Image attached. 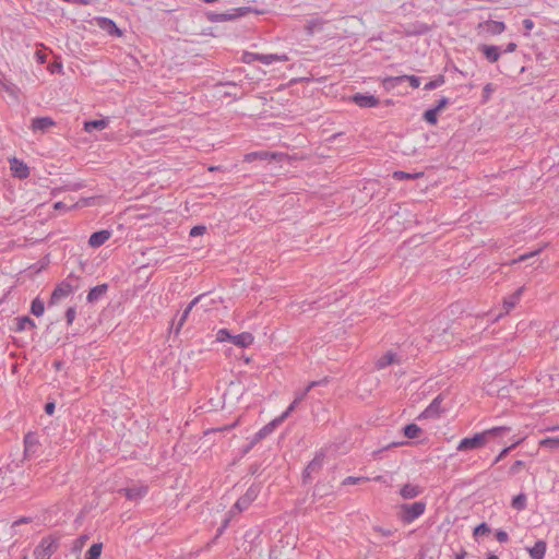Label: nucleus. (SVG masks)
Wrapping results in <instances>:
<instances>
[{
	"label": "nucleus",
	"mask_w": 559,
	"mask_h": 559,
	"mask_svg": "<svg viewBox=\"0 0 559 559\" xmlns=\"http://www.w3.org/2000/svg\"><path fill=\"white\" fill-rule=\"evenodd\" d=\"M510 429L507 427H493L491 429H487L483 432L476 433L471 438H464L460 441L456 447L457 451H467V450H476L486 445L489 438L492 436H499L504 431H509Z\"/></svg>",
	"instance_id": "nucleus-1"
},
{
	"label": "nucleus",
	"mask_w": 559,
	"mask_h": 559,
	"mask_svg": "<svg viewBox=\"0 0 559 559\" xmlns=\"http://www.w3.org/2000/svg\"><path fill=\"white\" fill-rule=\"evenodd\" d=\"M80 276L70 273L66 280L59 283L51 293L49 306L57 305L61 299L70 296L80 287Z\"/></svg>",
	"instance_id": "nucleus-2"
},
{
	"label": "nucleus",
	"mask_w": 559,
	"mask_h": 559,
	"mask_svg": "<svg viewBox=\"0 0 559 559\" xmlns=\"http://www.w3.org/2000/svg\"><path fill=\"white\" fill-rule=\"evenodd\" d=\"M426 503L424 501H416L411 504L402 506L401 519L404 523H412L425 513Z\"/></svg>",
	"instance_id": "nucleus-3"
},
{
	"label": "nucleus",
	"mask_w": 559,
	"mask_h": 559,
	"mask_svg": "<svg viewBox=\"0 0 559 559\" xmlns=\"http://www.w3.org/2000/svg\"><path fill=\"white\" fill-rule=\"evenodd\" d=\"M58 545L56 540L44 538L34 550L35 559H49L57 550Z\"/></svg>",
	"instance_id": "nucleus-4"
},
{
	"label": "nucleus",
	"mask_w": 559,
	"mask_h": 559,
	"mask_svg": "<svg viewBox=\"0 0 559 559\" xmlns=\"http://www.w3.org/2000/svg\"><path fill=\"white\" fill-rule=\"evenodd\" d=\"M206 297L207 296L205 294H201L190 301V304L187 306V308L180 314L178 321L175 324L174 332L176 335L179 334L181 328L183 326L185 322L187 321L192 309L194 307H198Z\"/></svg>",
	"instance_id": "nucleus-5"
},
{
	"label": "nucleus",
	"mask_w": 559,
	"mask_h": 559,
	"mask_svg": "<svg viewBox=\"0 0 559 559\" xmlns=\"http://www.w3.org/2000/svg\"><path fill=\"white\" fill-rule=\"evenodd\" d=\"M506 24L501 21L487 20L478 23L476 29L478 32H486L489 35H500L506 31Z\"/></svg>",
	"instance_id": "nucleus-6"
},
{
	"label": "nucleus",
	"mask_w": 559,
	"mask_h": 559,
	"mask_svg": "<svg viewBox=\"0 0 559 559\" xmlns=\"http://www.w3.org/2000/svg\"><path fill=\"white\" fill-rule=\"evenodd\" d=\"M283 423L282 418L278 416L274 418L272 421L262 427L252 438L250 447L254 445L269 435H271L276 427H278Z\"/></svg>",
	"instance_id": "nucleus-7"
},
{
	"label": "nucleus",
	"mask_w": 559,
	"mask_h": 559,
	"mask_svg": "<svg viewBox=\"0 0 559 559\" xmlns=\"http://www.w3.org/2000/svg\"><path fill=\"white\" fill-rule=\"evenodd\" d=\"M283 153H274V152H267V151H259V152H251L245 155L243 160L248 163H252L254 160H272L277 159L281 160L283 158Z\"/></svg>",
	"instance_id": "nucleus-8"
},
{
	"label": "nucleus",
	"mask_w": 559,
	"mask_h": 559,
	"mask_svg": "<svg viewBox=\"0 0 559 559\" xmlns=\"http://www.w3.org/2000/svg\"><path fill=\"white\" fill-rule=\"evenodd\" d=\"M442 396L438 395L432 402L421 412L418 419L438 418L441 414Z\"/></svg>",
	"instance_id": "nucleus-9"
},
{
	"label": "nucleus",
	"mask_w": 559,
	"mask_h": 559,
	"mask_svg": "<svg viewBox=\"0 0 559 559\" xmlns=\"http://www.w3.org/2000/svg\"><path fill=\"white\" fill-rule=\"evenodd\" d=\"M10 169L12 175L19 179H25L29 176L28 166L16 157L10 159Z\"/></svg>",
	"instance_id": "nucleus-10"
},
{
	"label": "nucleus",
	"mask_w": 559,
	"mask_h": 559,
	"mask_svg": "<svg viewBox=\"0 0 559 559\" xmlns=\"http://www.w3.org/2000/svg\"><path fill=\"white\" fill-rule=\"evenodd\" d=\"M324 461V454L322 452L317 453L312 461L307 465L304 471V479L307 480L311 478V475L318 473L322 466Z\"/></svg>",
	"instance_id": "nucleus-11"
},
{
	"label": "nucleus",
	"mask_w": 559,
	"mask_h": 559,
	"mask_svg": "<svg viewBox=\"0 0 559 559\" xmlns=\"http://www.w3.org/2000/svg\"><path fill=\"white\" fill-rule=\"evenodd\" d=\"M128 500L138 501L143 498L147 492L146 486H133L119 490Z\"/></svg>",
	"instance_id": "nucleus-12"
},
{
	"label": "nucleus",
	"mask_w": 559,
	"mask_h": 559,
	"mask_svg": "<svg viewBox=\"0 0 559 559\" xmlns=\"http://www.w3.org/2000/svg\"><path fill=\"white\" fill-rule=\"evenodd\" d=\"M56 124L50 117H37L32 120L31 129L33 132H47L49 128Z\"/></svg>",
	"instance_id": "nucleus-13"
},
{
	"label": "nucleus",
	"mask_w": 559,
	"mask_h": 559,
	"mask_svg": "<svg viewBox=\"0 0 559 559\" xmlns=\"http://www.w3.org/2000/svg\"><path fill=\"white\" fill-rule=\"evenodd\" d=\"M353 102L361 108H371L379 105L380 100L373 95L357 93L352 97Z\"/></svg>",
	"instance_id": "nucleus-14"
},
{
	"label": "nucleus",
	"mask_w": 559,
	"mask_h": 559,
	"mask_svg": "<svg viewBox=\"0 0 559 559\" xmlns=\"http://www.w3.org/2000/svg\"><path fill=\"white\" fill-rule=\"evenodd\" d=\"M249 506V502H247V500L241 496L229 510L228 518L224 521L222 527L218 530V533H222L227 527L231 516H234L236 513H240L247 510Z\"/></svg>",
	"instance_id": "nucleus-15"
},
{
	"label": "nucleus",
	"mask_w": 559,
	"mask_h": 559,
	"mask_svg": "<svg viewBox=\"0 0 559 559\" xmlns=\"http://www.w3.org/2000/svg\"><path fill=\"white\" fill-rule=\"evenodd\" d=\"M108 288L109 286L106 283L93 287L86 296L87 302L95 304L100 300L107 294Z\"/></svg>",
	"instance_id": "nucleus-16"
},
{
	"label": "nucleus",
	"mask_w": 559,
	"mask_h": 559,
	"mask_svg": "<svg viewBox=\"0 0 559 559\" xmlns=\"http://www.w3.org/2000/svg\"><path fill=\"white\" fill-rule=\"evenodd\" d=\"M110 236H111V231L106 230V229L93 233L90 236L88 245L92 248H98V247L103 246L110 238Z\"/></svg>",
	"instance_id": "nucleus-17"
},
{
	"label": "nucleus",
	"mask_w": 559,
	"mask_h": 559,
	"mask_svg": "<svg viewBox=\"0 0 559 559\" xmlns=\"http://www.w3.org/2000/svg\"><path fill=\"white\" fill-rule=\"evenodd\" d=\"M254 341V336L250 332H242L237 335H233L231 343L240 348L250 346Z\"/></svg>",
	"instance_id": "nucleus-18"
},
{
	"label": "nucleus",
	"mask_w": 559,
	"mask_h": 559,
	"mask_svg": "<svg viewBox=\"0 0 559 559\" xmlns=\"http://www.w3.org/2000/svg\"><path fill=\"white\" fill-rule=\"evenodd\" d=\"M98 26L109 35L121 36V31L117 27L116 23L107 17H100L97 21Z\"/></svg>",
	"instance_id": "nucleus-19"
},
{
	"label": "nucleus",
	"mask_w": 559,
	"mask_h": 559,
	"mask_svg": "<svg viewBox=\"0 0 559 559\" xmlns=\"http://www.w3.org/2000/svg\"><path fill=\"white\" fill-rule=\"evenodd\" d=\"M247 8H239L235 10V13H218V14H212L210 16V20L212 22H226L231 21L238 16H241L247 11Z\"/></svg>",
	"instance_id": "nucleus-20"
},
{
	"label": "nucleus",
	"mask_w": 559,
	"mask_h": 559,
	"mask_svg": "<svg viewBox=\"0 0 559 559\" xmlns=\"http://www.w3.org/2000/svg\"><path fill=\"white\" fill-rule=\"evenodd\" d=\"M532 559H544L547 550L545 540H537L533 547L526 548Z\"/></svg>",
	"instance_id": "nucleus-21"
},
{
	"label": "nucleus",
	"mask_w": 559,
	"mask_h": 559,
	"mask_svg": "<svg viewBox=\"0 0 559 559\" xmlns=\"http://www.w3.org/2000/svg\"><path fill=\"white\" fill-rule=\"evenodd\" d=\"M479 49L491 63L497 62L501 56L500 48L498 46L483 45Z\"/></svg>",
	"instance_id": "nucleus-22"
},
{
	"label": "nucleus",
	"mask_w": 559,
	"mask_h": 559,
	"mask_svg": "<svg viewBox=\"0 0 559 559\" xmlns=\"http://www.w3.org/2000/svg\"><path fill=\"white\" fill-rule=\"evenodd\" d=\"M423 492V488H420L418 485L413 484H405L401 490L400 495L403 499H413L418 497Z\"/></svg>",
	"instance_id": "nucleus-23"
},
{
	"label": "nucleus",
	"mask_w": 559,
	"mask_h": 559,
	"mask_svg": "<svg viewBox=\"0 0 559 559\" xmlns=\"http://www.w3.org/2000/svg\"><path fill=\"white\" fill-rule=\"evenodd\" d=\"M523 290H524V287H520L513 294H511L510 296L504 298L503 306H504L507 312H509L511 309H513L516 306V304L520 301Z\"/></svg>",
	"instance_id": "nucleus-24"
},
{
	"label": "nucleus",
	"mask_w": 559,
	"mask_h": 559,
	"mask_svg": "<svg viewBox=\"0 0 559 559\" xmlns=\"http://www.w3.org/2000/svg\"><path fill=\"white\" fill-rule=\"evenodd\" d=\"M257 60L262 62L263 64H272L275 61L286 62L288 61V57L286 55H277V53H270V55H262L257 56Z\"/></svg>",
	"instance_id": "nucleus-25"
},
{
	"label": "nucleus",
	"mask_w": 559,
	"mask_h": 559,
	"mask_svg": "<svg viewBox=\"0 0 559 559\" xmlns=\"http://www.w3.org/2000/svg\"><path fill=\"white\" fill-rule=\"evenodd\" d=\"M35 328H36V324L34 322V320H32L29 317L24 316V317L16 318V329H15L16 332H22L26 329H35Z\"/></svg>",
	"instance_id": "nucleus-26"
},
{
	"label": "nucleus",
	"mask_w": 559,
	"mask_h": 559,
	"mask_svg": "<svg viewBox=\"0 0 559 559\" xmlns=\"http://www.w3.org/2000/svg\"><path fill=\"white\" fill-rule=\"evenodd\" d=\"M109 121L107 119L99 120H91L84 123V130L86 132H92L94 130H103L108 126Z\"/></svg>",
	"instance_id": "nucleus-27"
},
{
	"label": "nucleus",
	"mask_w": 559,
	"mask_h": 559,
	"mask_svg": "<svg viewBox=\"0 0 559 559\" xmlns=\"http://www.w3.org/2000/svg\"><path fill=\"white\" fill-rule=\"evenodd\" d=\"M38 445L37 439L34 435L27 433L24 438V453L28 455L31 452H35Z\"/></svg>",
	"instance_id": "nucleus-28"
},
{
	"label": "nucleus",
	"mask_w": 559,
	"mask_h": 559,
	"mask_svg": "<svg viewBox=\"0 0 559 559\" xmlns=\"http://www.w3.org/2000/svg\"><path fill=\"white\" fill-rule=\"evenodd\" d=\"M539 447L544 449H549L551 451L559 449V438L558 437H548L542 439L539 441Z\"/></svg>",
	"instance_id": "nucleus-29"
},
{
	"label": "nucleus",
	"mask_w": 559,
	"mask_h": 559,
	"mask_svg": "<svg viewBox=\"0 0 559 559\" xmlns=\"http://www.w3.org/2000/svg\"><path fill=\"white\" fill-rule=\"evenodd\" d=\"M393 178L396 180H411L417 179L423 176V173H406L402 170H396L393 173Z\"/></svg>",
	"instance_id": "nucleus-30"
},
{
	"label": "nucleus",
	"mask_w": 559,
	"mask_h": 559,
	"mask_svg": "<svg viewBox=\"0 0 559 559\" xmlns=\"http://www.w3.org/2000/svg\"><path fill=\"white\" fill-rule=\"evenodd\" d=\"M527 498L525 493L521 492L512 499L511 506L518 511H522L526 508Z\"/></svg>",
	"instance_id": "nucleus-31"
},
{
	"label": "nucleus",
	"mask_w": 559,
	"mask_h": 559,
	"mask_svg": "<svg viewBox=\"0 0 559 559\" xmlns=\"http://www.w3.org/2000/svg\"><path fill=\"white\" fill-rule=\"evenodd\" d=\"M324 24L322 19H313L306 25V32L308 35H313L316 31H320Z\"/></svg>",
	"instance_id": "nucleus-32"
},
{
	"label": "nucleus",
	"mask_w": 559,
	"mask_h": 559,
	"mask_svg": "<svg viewBox=\"0 0 559 559\" xmlns=\"http://www.w3.org/2000/svg\"><path fill=\"white\" fill-rule=\"evenodd\" d=\"M103 550L102 543L93 544L86 552L85 559H99Z\"/></svg>",
	"instance_id": "nucleus-33"
},
{
	"label": "nucleus",
	"mask_w": 559,
	"mask_h": 559,
	"mask_svg": "<svg viewBox=\"0 0 559 559\" xmlns=\"http://www.w3.org/2000/svg\"><path fill=\"white\" fill-rule=\"evenodd\" d=\"M31 312L35 316V317H40L44 314L45 312V305H44V301L41 299H39L38 297L35 298L33 301H32V305H31Z\"/></svg>",
	"instance_id": "nucleus-34"
},
{
	"label": "nucleus",
	"mask_w": 559,
	"mask_h": 559,
	"mask_svg": "<svg viewBox=\"0 0 559 559\" xmlns=\"http://www.w3.org/2000/svg\"><path fill=\"white\" fill-rule=\"evenodd\" d=\"M395 357H396L395 354L388 352L385 355H383L381 358L378 359L377 367L379 369H383V368L390 366L391 364H393L395 361Z\"/></svg>",
	"instance_id": "nucleus-35"
},
{
	"label": "nucleus",
	"mask_w": 559,
	"mask_h": 559,
	"mask_svg": "<svg viewBox=\"0 0 559 559\" xmlns=\"http://www.w3.org/2000/svg\"><path fill=\"white\" fill-rule=\"evenodd\" d=\"M421 429L416 424H408L404 427V435L408 439H415L419 436Z\"/></svg>",
	"instance_id": "nucleus-36"
},
{
	"label": "nucleus",
	"mask_w": 559,
	"mask_h": 559,
	"mask_svg": "<svg viewBox=\"0 0 559 559\" xmlns=\"http://www.w3.org/2000/svg\"><path fill=\"white\" fill-rule=\"evenodd\" d=\"M391 80H394L397 82L408 81L409 85L413 88H418L420 85V78H418L416 75H402V76H397V78H392Z\"/></svg>",
	"instance_id": "nucleus-37"
},
{
	"label": "nucleus",
	"mask_w": 559,
	"mask_h": 559,
	"mask_svg": "<svg viewBox=\"0 0 559 559\" xmlns=\"http://www.w3.org/2000/svg\"><path fill=\"white\" fill-rule=\"evenodd\" d=\"M444 81H445L444 80V75L440 74V75L436 76L433 80L429 81L425 85L424 90L425 91H432V90L441 86L442 84H444Z\"/></svg>",
	"instance_id": "nucleus-38"
},
{
	"label": "nucleus",
	"mask_w": 559,
	"mask_h": 559,
	"mask_svg": "<svg viewBox=\"0 0 559 559\" xmlns=\"http://www.w3.org/2000/svg\"><path fill=\"white\" fill-rule=\"evenodd\" d=\"M370 478L369 477H365V476H360V477H355V476H348L346 477L343 481H342V485L346 486V485H356V484H361V483H366V481H369Z\"/></svg>",
	"instance_id": "nucleus-39"
},
{
	"label": "nucleus",
	"mask_w": 559,
	"mask_h": 559,
	"mask_svg": "<svg viewBox=\"0 0 559 559\" xmlns=\"http://www.w3.org/2000/svg\"><path fill=\"white\" fill-rule=\"evenodd\" d=\"M424 119L430 124H436L438 121V111L435 108L426 110L424 114Z\"/></svg>",
	"instance_id": "nucleus-40"
},
{
	"label": "nucleus",
	"mask_w": 559,
	"mask_h": 559,
	"mask_svg": "<svg viewBox=\"0 0 559 559\" xmlns=\"http://www.w3.org/2000/svg\"><path fill=\"white\" fill-rule=\"evenodd\" d=\"M233 334L227 329H221L216 333V340L218 342L229 341L231 342Z\"/></svg>",
	"instance_id": "nucleus-41"
},
{
	"label": "nucleus",
	"mask_w": 559,
	"mask_h": 559,
	"mask_svg": "<svg viewBox=\"0 0 559 559\" xmlns=\"http://www.w3.org/2000/svg\"><path fill=\"white\" fill-rule=\"evenodd\" d=\"M490 533V527L486 523H480L474 528V536H481Z\"/></svg>",
	"instance_id": "nucleus-42"
},
{
	"label": "nucleus",
	"mask_w": 559,
	"mask_h": 559,
	"mask_svg": "<svg viewBox=\"0 0 559 559\" xmlns=\"http://www.w3.org/2000/svg\"><path fill=\"white\" fill-rule=\"evenodd\" d=\"M75 316H76V310L74 307H69L66 311V320H67V324L68 325H71L75 319Z\"/></svg>",
	"instance_id": "nucleus-43"
},
{
	"label": "nucleus",
	"mask_w": 559,
	"mask_h": 559,
	"mask_svg": "<svg viewBox=\"0 0 559 559\" xmlns=\"http://www.w3.org/2000/svg\"><path fill=\"white\" fill-rule=\"evenodd\" d=\"M257 490L250 487L242 497L247 500V502H249V504H251L257 498Z\"/></svg>",
	"instance_id": "nucleus-44"
},
{
	"label": "nucleus",
	"mask_w": 559,
	"mask_h": 559,
	"mask_svg": "<svg viewBox=\"0 0 559 559\" xmlns=\"http://www.w3.org/2000/svg\"><path fill=\"white\" fill-rule=\"evenodd\" d=\"M206 231V227L203 226V225H197L194 227L191 228L190 230V236L191 237H197V236H201L203 235L204 233Z\"/></svg>",
	"instance_id": "nucleus-45"
},
{
	"label": "nucleus",
	"mask_w": 559,
	"mask_h": 559,
	"mask_svg": "<svg viewBox=\"0 0 559 559\" xmlns=\"http://www.w3.org/2000/svg\"><path fill=\"white\" fill-rule=\"evenodd\" d=\"M298 404L299 402H297L296 400L293 401V403L287 407V409L280 416L283 421L290 415L292 412L295 411Z\"/></svg>",
	"instance_id": "nucleus-46"
},
{
	"label": "nucleus",
	"mask_w": 559,
	"mask_h": 559,
	"mask_svg": "<svg viewBox=\"0 0 559 559\" xmlns=\"http://www.w3.org/2000/svg\"><path fill=\"white\" fill-rule=\"evenodd\" d=\"M524 465H525L524 461H521V460L515 461L513 463V465L510 467V474H512V475L518 474L524 467Z\"/></svg>",
	"instance_id": "nucleus-47"
},
{
	"label": "nucleus",
	"mask_w": 559,
	"mask_h": 559,
	"mask_svg": "<svg viewBox=\"0 0 559 559\" xmlns=\"http://www.w3.org/2000/svg\"><path fill=\"white\" fill-rule=\"evenodd\" d=\"M87 535H81L74 540V549H81L87 542Z\"/></svg>",
	"instance_id": "nucleus-48"
},
{
	"label": "nucleus",
	"mask_w": 559,
	"mask_h": 559,
	"mask_svg": "<svg viewBox=\"0 0 559 559\" xmlns=\"http://www.w3.org/2000/svg\"><path fill=\"white\" fill-rule=\"evenodd\" d=\"M516 444H518V443H514V444H512V445H510V447L504 448V449L499 453V455L496 457V460H495L493 464L498 463L500 460H502L504 456H507V455H508V453H509L513 448H515V445H516Z\"/></svg>",
	"instance_id": "nucleus-49"
},
{
	"label": "nucleus",
	"mask_w": 559,
	"mask_h": 559,
	"mask_svg": "<svg viewBox=\"0 0 559 559\" xmlns=\"http://www.w3.org/2000/svg\"><path fill=\"white\" fill-rule=\"evenodd\" d=\"M496 538L499 543H507L509 540V535L507 532L499 530L496 532Z\"/></svg>",
	"instance_id": "nucleus-50"
},
{
	"label": "nucleus",
	"mask_w": 559,
	"mask_h": 559,
	"mask_svg": "<svg viewBox=\"0 0 559 559\" xmlns=\"http://www.w3.org/2000/svg\"><path fill=\"white\" fill-rule=\"evenodd\" d=\"M449 104V99L447 97H442L438 100L436 107H433L438 112L441 111Z\"/></svg>",
	"instance_id": "nucleus-51"
},
{
	"label": "nucleus",
	"mask_w": 559,
	"mask_h": 559,
	"mask_svg": "<svg viewBox=\"0 0 559 559\" xmlns=\"http://www.w3.org/2000/svg\"><path fill=\"white\" fill-rule=\"evenodd\" d=\"M376 532L380 533L382 536H391L394 534L395 531H392V530H386V528H383V527H380V526H376L373 528Z\"/></svg>",
	"instance_id": "nucleus-52"
},
{
	"label": "nucleus",
	"mask_w": 559,
	"mask_h": 559,
	"mask_svg": "<svg viewBox=\"0 0 559 559\" xmlns=\"http://www.w3.org/2000/svg\"><path fill=\"white\" fill-rule=\"evenodd\" d=\"M523 26L526 31L525 35L528 36V33L533 29L534 27V22L531 20V19H525L523 21Z\"/></svg>",
	"instance_id": "nucleus-53"
},
{
	"label": "nucleus",
	"mask_w": 559,
	"mask_h": 559,
	"mask_svg": "<svg viewBox=\"0 0 559 559\" xmlns=\"http://www.w3.org/2000/svg\"><path fill=\"white\" fill-rule=\"evenodd\" d=\"M257 56H260V53L246 52L245 56H243V61L247 62V63L255 61L257 60Z\"/></svg>",
	"instance_id": "nucleus-54"
},
{
	"label": "nucleus",
	"mask_w": 559,
	"mask_h": 559,
	"mask_svg": "<svg viewBox=\"0 0 559 559\" xmlns=\"http://www.w3.org/2000/svg\"><path fill=\"white\" fill-rule=\"evenodd\" d=\"M540 251H542V249H538V250L532 251L530 253H524L519 257L518 261H525V260L530 259L531 257L538 254Z\"/></svg>",
	"instance_id": "nucleus-55"
},
{
	"label": "nucleus",
	"mask_w": 559,
	"mask_h": 559,
	"mask_svg": "<svg viewBox=\"0 0 559 559\" xmlns=\"http://www.w3.org/2000/svg\"><path fill=\"white\" fill-rule=\"evenodd\" d=\"M307 394H308V390H302L300 392H296L295 400L300 403L307 396Z\"/></svg>",
	"instance_id": "nucleus-56"
},
{
	"label": "nucleus",
	"mask_w": 559,
	"mask_h": 559,
	"mask_svg": "<svg viewBox=\"0 0 559 559\" xmlns=\"http://www.w3.org/2000/svg\"><path fill=\"white\" fill-rule=\"evenodd\" d=\"M45 412H46V414H48V415H52V414H53V412H55V403H52V402L47 403V404L45 405Z\"/></svg>",
	"instance_id": "nucleus-57"
},
{
	"label": "nucleus",
	"mask_w": 559,
	"mask_h": 559,
	"mask_svg": "<svg viewBox=\"0 0 559 559\" xmlns=\"http://www.w3.org/2000/svg\"><path fill=\"white\" fill-rule=\"evenodd\" d=\"M518 45L515 43H509L504 49V52H513L516 50Z\"/></svg>",
	"instance_id": "nucleus-58"
},
{
	"label": "nucleus",
	"mask_w": 559,
	"mask_h": 559,
	"mask_svg": "<svg viewBox=\"0 0 559 559\" xmlns=\"http://www.w3.org/2000/svg\"><path fill=\"white\" fill-rule=\"evenodd\" d=\"M213 304V301L211 300L210 304H201L200 307L197 308L195 312H198L200 309L205 312L210 309V306Z\"/></svg>",
	"instance_id": "nucleus-59"
},
{
	"label": "nucleus",
	"mask_w": 559,
	"mask_h": 559,
	"mask_svg": "<svg viewBox=\"0 0 559 559\" xmlns=\"http://www.w3.org/2000/svg\"><path fill=\"white\" fill-rule=\"evenodd\" d=\"M55 210H68L69 207L61 201L53 204Z\"/></svg>",
	"instance_id": "nucleus-60"
},
{
	"label": "nucleus",
	"mask_w": 559,
	"mask_h": 559,
	"mask_svg": "<svg viewBox=\"0 0 559 559\" xmlns=\"http://www.w3.org/2000/svg\"><path fill=\"white\" fill-rule=\"evenodd\" d=\"M29 521H31L29 518H21V519L16 520L13 523V526H17V525L23 524V523H28Z\"/></svg>",
	"instance_id": "nucleus-61"
},
{
	"label": "nucleus",
	"mask_w": 559,
	"mask_h": 559,
	"mask_svg": "<svg viewBox=\"0 0 559 559\" xmlns=\"http://www.w3.org/2000/svg\"><path fill=\"white\" fill-rule=\"evenodd\" d=\"M467 556V552L465 550H461L459 554L455 555V559H465Z\"/></svg>",
	"instance_id": "nucleus-62"
},
{
	"label": "nucleus",
	"mask_w": 559,
	"mask_h": 559,
	"mask_svg": "<svg viewBox=\"0 0 559 559\" xmlns=\"http://www.w3.org/2000/svg\"><path fill=\"white\" fill-rule=\"evenodd\" d=\"M319 385V382H316V381H311L309 382V384L306 386L305 390H308V392L313 389L314 386H318Z\"/></svg>",
	"instance_id": "nucleus-63"
},
{
	"label": "nucleus",
	"mask_w": 559,
	"mask_h": 559,
	"mask_svg": "<svg viewBox=\"0 0 559 559\" xmlns=\"http://www.w3.org/2000/svg\"><path fill=\"white\" fill-rule=\"evenodd\" d=\"M487 559H499L498 556L490 554Z\"/></svg>",
	"instance_id": "nucleus-64"
}]
</instances>
